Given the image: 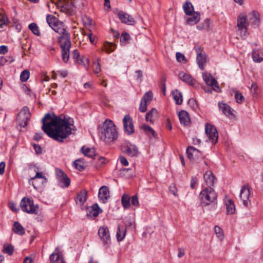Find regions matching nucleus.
<instances>
[{
	"label": "nucleus",
	"instance_id": "obj_35",
	"mask_svg": "<svg viewBox=\"0 0 263 263\" xmlns=\"http://www.w3.org/2000/svg\"><path fill=\"white\" fill-rule=\"evenodd\" d=\"M172 95L176 104L177 105L181 104L182 102V95L181 92L177 89H176L173 91Z\"/></svg>",
	"mask_w": 263,
	"mask_h": 263
},
{
	"label": "nucleus",
	"instance_id": "obj_2",
	"mask_svg": "<svg viewBox=\"0 0 263 263\" xmlns=\"http://www.w3.org/2000/svg\"><path fill=\"white\" fill-rule=\"evenodd\" d=\"M100 139L106 143H110L116 141L118 137L117 127L114 122L106 119L99 130Z\"/></svg>",
	"mask_w": 263,
	"mask_h": 263
},
{
	"label": "nucleus",
	"instance_id": "obj_26",
	"mask_svg": "<svg viewBox=\"0 0 263 263\" xmlns=\"http://www.w3.org/2000/svg\"><path fill=\"white\" fill-rule=\"evenodd\" d=\"M252 57L255 62L260 63L263 61V52L260 49H254Z\"/></svg>",
	"mask_w": 263,
	"mask_h": 263
},
{
	"label": "nucleus",
	"instance_id": "obj_40",
	"mask_svg": "<svg viewBox=\"0 0 263 263\" xmlns=\"http://www.w3.org/2000/svg\"><path fill=\"white\" fill-rule=\"evenodd\" d=\"M130 199L128 195L124 194L121 198V202L123 206L125 209H128L130 207Z\"/></svg>",
	"mask_w": 263,
	"mask_h": 263
},
{
	"label": "nucleus",
	"instance_id": "obj_7",
	"mask_svg": "<svg viewBox=\"0 0 263 263\" xmlns=\"http://www.w3.org/2000/svg\"><path fill=\"white\" fill-rule=\"evenodd\" d=\"M46 182V177L43 175L42 172H36L35 175L28 180L29 184L32 185L35 189L40 188Z\"/></svg>",
	"mask_w": 263,
	"mask_h": 263
},
{
	"label": "nucleus",
	"instance_id": "obj_37",
	"mask_svg": "<svg viewBox=\"0 0 263 263\" xmlns=\"http://www.w3.org/2000/svg\"><path fill=\"white\" fill-rule=\"evenodd\" d=\"M116 45L114 43L106 42L103 45V50L107 53H110L116 49Z\"/></svg>",
	"mask_w": 263,
	"mask_h": 263
},
{
	"label": "nucleus",
	"instance_id": "obj_28",
	"mask_svg": "<svg viewBox=\"0 0 263 263\" xmlns=\"http://www.w3.org/2000/svg\"><path fill=\"white\" fill-rule=\"evenodd\" d=\"M12 230L17 235H24L25 234L24 228L18 221L14 222Z\"/></svg>",
	"mask_w": 263,
	"mask_h": 263
},
{
	"label": "nucleus",
	"instance_id": "obj_13",
	"mask_svg": "<svg viewBox=\"0 0 263 263\" xmlns=\"http://www.w3.org/2000/svg\"><path fill=\"white\" fill-rule=\"evenodd\" d=\"M123 123L124 132L130 135L134 133V126L133 119L129 115H126L123 119Z\"/></svg>",
	"mask_w": 263,
	"mask_h": 263
},
{
	"label": "nucleus",
	"instance_id": "obj_52",
	"mask_svg": "<svg viewBox=\"0 0 263 263\" xmlns=\"http://www.w3.org/2000/svg\"><path fill=\"white\" fill-rule=\"evenodd\" d=\"M130 39V35L126 32H123L120 38L121 42H125Z\"/></svg>",
	"mask_w": 263,
	"mask_h": 263
},
{
	"label": "nucleus",
	"instance_id": "obj_63",
	"mask_svg": "<svg viewBox=\"0 0 263 263\" xmlns=\"http://www.w3.org/2000/svg\"><path fill=\"white\" fill-rule=\"evenodd\" d=\"M9 208L12 211L14 212H17L18 211V209L17 208V205L16 203L13 202H9Z\"/></svg>",
	"mask_w": 263,
	"mask_h": 263
},
{
	"label": "nucleus",
	"instance_id": "obj_19",
	"mask_svg": "<svg viewBox=\"0 0 263 263\" xmlns=\"http://www.w3.org/2000/svg\"><path fill=\"white\" fill-rule=\"evenodd\" d=\"M118 16L122 23L129 25H134L136 23L133 17L123 11H120L118 14Z\"/></svg>",
	"mask_w": 263,
	"mask_h": 263
},
{
	"label": "nucleus",
	"instance_id": "obj_62",
	"mask_svg": "<svg viewBox=\"0 0 263 263\" xmlns=\"http://www.w3.org/2000/svg\"><path fill=\"white\" fill-rule=\"evenodd\" d=\"M210 20L206 18L202 24V28L204 29H209L210 28Z\"/></svg>",
	"mask_w": 263,
	"mask_h": 263
},
{
	"label": "nucleus",
	"instance_id": "obj_24",
	"mask_svg": "<svg viewBox=\"0 0 263 263\" xmlns=\"http://www.w3.org/2000/svg\"><path fill=\"white\" fill-rule=\"evenodd\" d=\"M178 116L181 124L187 125L190 123V119L187 111L181 110L178 114Z\"/></svg>",
	"mask_w": 263,
	"mask_h": 263
},
{
	"label": "nucleus",
	"instance_id": "obj_50",
	"mask_svg": "<svg viewBox=\"0 0 263 263\" xmlns=\"http://www.w3.org/2000/svg\"><path fill=\"white\" fill-rule=\"evenodd\" d=\"M235 98L236 99V101L239 104L242 103L245 99L243 95L238 91H237L236 92L235 95Z\"/></svg>",
	"mask_w": 263,
	"mask_h": 263
},
{
	"label": "nucleus",
	"instance_id": "obj_43",
	"mask_svg": "<svg viewBox=\"0 0 263 263\" xmlns=\"http://www.w3.org/2000/svg\"><path fill=\"white\" fill-rule=\"evenodd\" d=\"M141 128L143 129L145 133L147 135H155V132L150 126L148 125L143 124L141 126Z\"/></svg>",
	"mask_w": 263,
	"mask_h": 263
},
{
	"label": "nucleus",
	"instance_id": "obj_3",
	"mask_svg": "<svg viewBox=\"0 0 263 263\" xmlns=\"http://www.w3.org/2000/svg\"><path fill=\"white\" fill-rule=\"evenodd\" d=\"M199 197L201 203L205 206L214 203L217 199V194L212 187H206L200 193Z\"/></svg>",
	"mask_w": 263,
	"mask_h": 263
},
{
	"label": "nucleus",
	"instance_id": "obj_51",
	"mask_svg": "<svg viewBox=\"0 0 263 263\" xmlns=\"http://www.w3.org/2000/svg\"><path fill=\"white\" fill-rule=\"evenodd\" d=\"M188 104L193 109L196 110L197 108V101L193 98H191L188 101Z\"/></svg>",
	"mask_w": 263,
	"mask_h": 263
},
{
	"label": "nucleus",
	"instance_id": "obj_23",
	"mask_svg": "<svg viewBox=\"0 0 263 263\" xmlns=\"http://www.w3.org/2000/svg\"><path fill=\"white\" fill-rule=\"evenodd\" d=\"M219 109L222 112L223 114L227 116L233 115L231 107L227 104L223 102H219L218 104Z\"/></svg>",
	"mask_w": 263,
	"mask_h": 263
},
{
	"label": "nucleus",
	"instance_id": "obj_56",
	"mask_svg": "<svg viewBox=\"0 0 263 263\" xmlns=\"http://www.w3.org/2000/svg\"><path fill=\"white\" fill-rule=\"evenodd\" d=\"M100 58H98V62L97 63H93V70L96 73H98L101 70L100 65L99 63V61L100 60Z\"/></svg>",
	"mask_w": 263,
	"mask_h": 263
},
{
	"label": "nucleus",
	"instance_id": "obj_9",
	"mask_svg": "<svg viewBox=\"0 0 263 263\" xmlns=\"http://www.w3.org/2000/svg\"><path fill=\"white\" fill-rule=\"evenodd\" d=\"M249 22L246 14H240L237 17V27L241 35L246 36L247 34Z\"/></svg>",
	"mask_w": 263,
	"mask_h": 263
},
{
	"label": "nucleus",
	"instance_id": "obj_41",
	"mask_svg": "<svg viewBox=\"0 0 263 263\" xmlns=\"http://www.w3.org/2000/svg\"><path fill=\"white\" fill-rule=\"evenodd\" d=\"M31 116L29 109L28 107L24 106L18 114V117H23L24 118H30Z\"/></svg>",
	"mask_w": 263,
	"mask_h": 263
},
{
	"label": "nucleus",
	"instance_id": "obj_11",
	"mask_svg": "<svg viewBox=\"0 0 263 263\" xmlns=\"http://www.w3.org/2000/svg\"><path fill=\"white\" fill-rule=\"evenodd\" d=\"M202 77L206 85L210 86L212 90L217 92L221 91V89L219 86L217 81L212 77L211 74L205 72L203 73Z\"/></svg>",
	"mask_w": 263,
	"mask_h": 263
},
{
	"label": "nucleus",
	"instance_id": "obj_18",
	"mask_svg": "<svg viewBox=\"0 0 263 263\" xmlns=\"http://www.w3.org/2000/svg\"><path fill=\"white\" fill-rule=\"evenodd\" d=\"M102 212V210L97 203H94L88 209V212L86 215L87 218L94 219L100 213Z\"/></svg>",
	"mask_w": 263,
	"mask_h": 263
},
{
	"label": "nucleus",
	"instance_id": "obj_33",
	"mask_svg": "<svg viewBox=\"0 0 263 263\" xmlns=\"http://www.w3.org/2000/svg\"><path fill=\"white\" fill-rule=\"evenodd\" d=\"M249 19L253 21L255 24L259 25L260 23V14L257 11L253 10L249 14Z\"/></svg>",
	"mask_w": 263,
	"mask_h": 263
},
{
	"label": "nucleus",
	"instance_id": "obj_5",
	"mask_svg": "<svg viewBox=\"0 0 263 263\" xmlns=\"http://www.w3.org/2000/svg\"><path fill=\"white\" fill-rule=\"evenodd\" d=\"M20 206L24 212L29 214H37L39 205H34L33 200L31 198L24 197L20 202Z\"/></svg>",
	"mask_w": 263,
	"mask_h": 263
},
{
	"label": "nucleus",
	"instance_id": "obj_17",
	"mask_svg": "<svg viewBox=\"0 0 263 263\" xmlns=\"http://www.w3.org/2000/svg\"><path fill=\"white\" fill-rule=\"evenodd\" d=\"M250 191L248 186H242L240 192V198L242 201L243 204L246 206H248L250 204L249 200Z\"/></svg>",
	"mask_w": 263,
	"mask_h": 263
},
{
	"label": "nucleus",
	"instance_id": "obj_36",
	"mask_svg": "<svg viewBox=\"0 0 263 263\" xmlns=\"http://www.w3.org/2000/svg\"><path fill=\"white\" fill-rule=\"evenodd\" d=\"M226 206L228 214H233L235 213V206L232 200L229 199L226 202Z\"/></svg>",
	"mask_w": 263,
	"mask_h": 263
},
{
	"label": "nucleus",
	"instance_id": "obj_20",
	"mask_svg": "<svg viewBox=\"0 0 263 263\" xmlns=\"http://www.w3.org/2000/svg\"><path fill=\"white\" fill-rule=\"evenodd\" d=\"M98 197L103 203L106 202L110 197L109 191L107 186H102L100 188L99 190Z\"/></svg>",
	"mask_w": 263,
	"mask_h": 263
},
{
	"label": "nucleus",
	"instance_id": "obj_61",
	"mask_svg": "<svg viewBox=\"0 0 263 263\" xmlns=\"http://www.w3.org/2000/svg\"><path fill=\"white\" fill-rule=\"evenodd\" d=\"M176 60L177 61L181 62L185 60V57L184 54L180 52H177L176 54Z\"/></svg>",
	"mask_w": 263,
	"mask_h": 263
},
{
	"label": "nucleus",
	"instance_id": "obj_58",
	"mask_svg": "<svg viewBox=\"0 0 263 263\" xmlns=\"http://www.w3.org/2000/svg\"><path fill=\"white\" fill-rule=\"evenodd\" d=\"M8 22V20L7 18L3 17L0 18V29L3 28L4 27L6 26L7 25V23ZM1 30H0V32Z\"/></svg>",
	"mask_w": 263,
	"mask_h": 263
},
{
	"label": "nucleus",
	"instance_id": "obj_59",
	"mask_svg": "<svg viewBox=\"0 0 263 263\" xmlns=\"http://www.w3.org/2000/svg\"><path fill=\"white\" fill-rule=\"evenodd\" d=\"M169 191L171 193L173 194L175 196H177V189L176 186L172 184L170 186Z\"/></svg>",
	"mask_w": 263,
	"mask_h": 263
},
{
	"label": "nucleus",
	"instance_id": "obj_6",
	"mask_svg": "<svg viewBox=\"0 0 263 263\" xmlns=\"http://www.w3.org/2000/svg\"><path fill=\"white\" fill-rule=\"evenodd\" d=\"M188 158L193 162L199 163L203 160L201 152L193 146H190L186 149Z\"/></svg>",
	"mask_w": 263,
	"mask_h": 263
},
{
	"label": "nucleus",
	"instance_id": "obj_60",
	"mask_svg": "<svg viewBox=\"0 0 263 263\" xmlns=\"http://www.w3.org/2000/svg\"><path fill=\"white\" fill-rule=\"evenodd\" d=\"M119 160L120 161V163L124 166H128V162L127 160V159L123 156H120L119 157Z\"/></svg>",
	"mask_w": 263,
	"mask_h": 263
},
{
	"label": "nucleus",
	"instance_id": "obj_1",
	"mask_svg": "<svg viewBox=\"0 0 263 263\" xmlns=\"http://www.w3.org/2000/svg\"><path fill=\"white\" fill-rule=\"evenodd\" d=\"M70 118H66L64 115L56 116L46 114L42 119V129L50 138L59 142H63L72 131L76 130L75 126L71 122Z\"/></svg>",
	"mask_w": 263,
	"mask_h": 263
},
{
	"label": "nucleus",
	"instance_id": "obj_32",
	"mask_svg": "<svg viewBox=\"0 0 263 263\" xmlns=\"http://www.w3.org/2000/svg\"><path fill=\"white\" fill-rule=\"evenodd\" d=\"M87 192L83 190L78 193L77 196V202L79 201L81 204H83L87 200Z\"/></svg>",
	"mask_w": 263,
	"mask_h": 263
},
{
	"label": "nucleus",
	"instance_id": "obj_39",
	"mask_svg": "<svg viewBox=\"0 0 263 263\" xmlns=\"http://www.w3.org/2000/svg\"><path fill=\"white\" fill-rule=\"evenodd\" d=\"M14 251V247L11 244L5 243L3 246V249L2 250L4 253L8 254L9 255H12L13 254Z\"/></svg>",
	"mask_w": 263,
	"mask_h": 263
},
{
	"label": "nucleus",
	"instance_id": "obj_10",
	"mask_svg": "<svg viewBox=\"0 0 263 263\" xmlns=\"http://www.w3.org/2000/svg\"><path fill=\"white\" fill-rule=\"evenodd\" d=\"M205 132L209 140L213 144L217 142L218 134L216 127L212 124L206 123L205 124Z\"/></svg>",
	"mask_w": 263,
	"mask_h": 263
},
{
	"label": "nucleus",
	"instance_id": "obj_57",
	"mask_svg": "<svg viewBox=\"0 0 263 263\" xmlns=\"http://www.w3.org/2000/svg\"><path fill=\"white\" fill-rule=\"evenodd\" d=\"M131 204L135 206H139V203L138 197L136 195L133 196L131 198Z\"/></svg>",
	"mask_w": 263,
	"mask_h": 263
},
{
	"label": "nucleus",
	"instance_id": "obj_14",
	"mask_svg": "<svg viewBox=\"0 0 263 263\" xmlns=\"http://www.w3.org/2000/svg\"><path fill=\"white\" fill-rule=\"evenodd\" d=\"M195 50L197 54V63L199 67L201 70H203L204 69V65L207 62L206 55L204 53L202 52V50L199 47H195Z\"/></svg>",
	"mask_w": 263,
	"mask_h": 263
},
{
	"label": "nucleus",
	"instance_id": "obj_4",
	"mask_svg": "<svg viewBox=\"0 0 263 263\" xmlns=\"http://www.w3.org/2000/svg\"><path fill=\"white\" fill-rule=\"evenodd\" d=\"M46 20L49 26L58 34L65 32V30L68 29L63 22L52 15H47Z\"/></svg>",
	"mask_w": 263,
	"mask_h": 263
},
{
	"label": "nucleus",
	"instance_id": "obj_16",
	"mask_svg": "<svg viewBox=\"0 0 263 263\" xmlns=\"http://www.w3.org/2000/svg\"><path fill=\"white\" fill-rule=\"evenodd\" d=\"M122 151L124 153L132 157L137 156L139 153L137 146L131 143H128L123 146Z\"/></svg>",
	"mask_w": 263,
	"mask_h": 263
},
{
	"label": "nucleus",
	"instance_id": "obj_42",
	"mask_svg": "<svg viewBox=\"0 0 263 263\" xmlns=\"http://www.w3.org/2000/svg\"><path fill=\"white\" fill-rule=\"evenodd\" d=\"M28 28L34 35L37 36L41 35V33L40 32L39 28L35 23H32L30 24H29Z\"/></svg>",
	"mask_w": 263,
	"mask_h": 263
},
{
	"label": "nucleus",
	"instance_id": "obj_47",
	"mask_svg": "<svg viewBox=\"0 0 263 263\" xmlns=\"http://www.w3.org/2000/svg\"><path fill=\"white\" fill-rule=\"evenodd\" d=\"M82 34L84 35L87 36L90 43L92 44H95L96 43V37L95 35H93L92 33H90V32L87 33V32H86L85 31H83V32H82Z\"/></svg>",
	"mask_w": 263,
	"mask_h": 263
},
{
	"label": "nucleus",
	"instance_id": "obj_31",
	"mask_svg": "<svg viewBox=\"0 0 263 263\" xmlns=\"http://www.w3.org/2000/svg\"><path fill=\"white\" fill-rule=\"evenodd\" d=\"M126 234V229H124L120 225L118 226V230L117 232V239L118 241H121L123 240Z\"/></svg>",
	"mask_w": 263,
	"mask_h": 263
},
{
	"label": "nucleus",
	"instance_id": "obj_34",
	"mask_svg": "<svg viewBox=\"0 0 263 263\" xmlns=\"http://www.w3.org/2000/svg\"><path fill=\"white\" fill-rule=\"evenodd\" d=\"M200 15L199 12H194L193 16L189 17L186 20V24L189 25H194L197 24L200 19Z\"/></svg>",
	"mask_w": 263,
	"mask_h": 263
},
{
	"label": "nucleus",
	"instance_id": "obj_64",
	"mask_svg": "<svg viewBox=\"0 0 263 263\" xmlns=\"http://www.w3.org/2000/svg\"><path fill=\"white\" fill-rule=\"evenodd\" d=\"M258 88V85L256 83H252L251 86V90L252 92L254 93H257Z\"/></svg>",
	"mask_w": 263,
	"mask_h": 263
},
{
	"label": "nucleus",
	"instance_id": "obj_38",
	"mask_svg": "<svg viewBox=\"0 0 263 263\" xmlns=\"http://www.w3.org/2000/svg\"><path fill=\"white\" fill-rule=\"evenodd\" d=\"M183 8L186 15H191L194 12L193 6L190 2H186L183 5Z\"/></svg>",
	"mask_w": 263,
	"mask_h": 263
},
{
	"label": "nucleus",
	"instance_id": "obj_48",
	"mask_svg": "<svg viewBox=\"0 0 263 263\" xmlns=\"http://www.w3.org/2000/svg\"><path fill=\"white\" fill-rule=\"evenodd\" d=\"M79 162H83L81 159H77L73 162V164L76 168L80 171H82L84 170V166L83 164H79Z\"/></svg>",
	"mask_w": 263,
	"mask_h": 263
},
{
	"label": "nucleus",
	"instance_id": "obj_53",
	"mask_svg": "<svg viewBox=\"0 0 263 263\" xmlns=\"http://www.w3.org/2000/svg\"><path fill=\"white\" fill-rule=\"evenodd\" d=\"M85 3V0H73V5L77 7H83Z\"/></svg>",
	"mask_w": 263,
	"mask_h": 263
},
{
	"label": "nucleus",
	"instance_id": "obj_25",
	"mask_svg": "<svg viewBox=\"0 0 263 263\" xmlns=\"http://www.w3.org/2000/svg\"><path fill=\"white\" fill-rule=\"evenodd\" d=\"M71 46L62 45L60 46L61 48V53L63 61L66 63L69 58V50Z\"/></svg>",
	"mask_w": 263,
	"mask_h": 263
},
{
	"label": "nucleus",
	"instance_id": "obj_46",
	"mask_svg": "<svg viewBox=\"0 0 263 263\" xmlns=\"http://www.w3.org/2000/svg\"><path fill=\"white\" fill-rule=\"evenodd\" d=\"M215 232L217 236V237L220 240H222L223 239L224 236L223 233V231L221 228L219 227L216 226L214 228Z\"/></svg>",
	"mask_w": 263,
	"mask_h": 263
},
{
	"label": "nucleus",
	"instance_id": "obj_55",
	"mask_svg": "<svg viewBox=\"0 0 263 263\" xmlns=\"http://www.w3.org/2000/svg\"><path fill=\"white\" fill-rule=\"evenodd\" d=\"M147 103L144 102L143 101L141 100L139 105V110L142 112H144L146 111Z\"/></svg>",
	"mask_w": 263,
	"mask_h": 263
},
{
	"label": "nucleus",
	"instance_id": "obj_44",
	"mask_svg": "<svg viewBox=\"0 0 263 263\" xmlns=\"http://www.w3.org/2000/svg\"><path fill=\"white\" fill-rule=\"evenodd\" d=\"M153 97V96L152 92L151 91H149L146 92L144 95L141 100L143 101L144 102L148 104V103H149V102L152 100Z\"/></svg>",
	"mask_w": 263,
	"mask_h": 263
},
{
	"label": "nucleus",
	"instance_id": "obj_29",
	"mask_svg": "<svg viewBox=\"0 0 263 263\" xmlns=\"http://www.w3.org/2000/svg\"><path fill=\"white\" fill-rule=\"evenodd\" d=\"M81 151L85 156L91 158L93 159H97L98 155L96 154V152L94 148H85L84 147H82L81 148Z\"/></svg>",
	"mask_w": 263,
	"mask_h": 263
},
{
	"label": "nucleus",
	"instance_id": "obj_22",
	"mask_svg": "<svg viewBox=\"0 0 263 263\" xmlns=\"http://www.w3.org/2000/svg\"><path fill=\"white\" fill-rule=\"evenodd\" d=\"M204 178L206 184L211 187L214 183L215 176L211 171H206L204 174Z\"/></svg>",
	"mask_w": 263,
	"mask_h": 263
},
{
	"label": "nucleus",
	"instance_id": "obj_27",
	"mask_svg": "<svg viewBox=\"0 0 263 263\" xmlns=\"http://www.w3.org/2000/svg\"><path fill=\"white\" fill-rule=\"evenodd\" d=\"M158 116V111L157 110L153 108L151 110H149L148 112L146 113L145 115V120L146 121H149L151 123H153L154 120V119L157 118Z\"/></svg>",
	"mask_w": 263,
	"mask_h": 263
},
{
	"label": "nucleus",
	"instance_id": "obj_49",
	"mask_svg": "<svg viewBox=\"0 0 263 263\" xmlns=\"http://www.w3.org/2000/svg\"><path fill=\"white\" fill-rule=\"evenodd\" d=\"M18 120H19V125L25 127L28 125V122L30 120V118H24L23 117H18Z\"/></svg>",
	"mask_w": 263,
	"mask_h": 263
},
{
	"label": "nucleus",
	"instance_id": "obj_21",
	"mask_svg": "<svg viewBox=\"0 0 263 263\" xmlns=\"http://www.w3.org/2000/svg\"><path fill=\"white\" fill-rule=\"evenodd\" d=\"M179 78L183 82L191 85H194L196 80L194 79L190 74L183 72H180L178 75Z\"/></svg>",
	"mask_w": 263,
	"mask_h": 263
},
{
	"label": "nucleus",
	"instance_id": "obj_12",
	"mask_svg": "<svg viewBox=\"0 0 263 263\" xmlns=\"http://www.w3.org/2000/svg\"><path fill=\"white\" fill-rule=\"evenodd\" d=\"M98 235L104 245L108 247L110 243V236L108 228L106 226L100 227L98 230Z\"/></svg>",
	"mask_w": 263,
	"mask_h": 263
},
{
	"label": "nucleus",
	"instance_id": "obj_8",
	"mask_svg": "<svg viewBox=\"0 0 263 263\" xmlns=\"http://www.w3.org/2000/svg\"><path fill=\"white\" fill-rule=\"evenodd\" d=\"M55 174L59 185L62 188H67L70 184V179L61 169H55Z\"/></svg>",
	"mask_w": 263,
	"mask_h": 263
},
{
	"label": "nucleus",
	"instance_id": "obj_15",
	"mask_svg": "<svg viewBox=\"0 0 263 263\" xmlns=\"http://www.w3.org/2000/svg\"><path fill=\"white\" fill-rule=\"evenodd\" d=\"M58 36V42L60 46L68 45L71 46L70 34L69 32V29L65 30V32H62L59 34Z\"/></svg>",
	"mask_w": 263,
	"mask_h": 263
},
{
	"label": "nucleus",
	"instance_id": "obj_30",
	"mask_svg": "<svg viewBox=\"0 0 263 263\" xmlns=\"http://www.w3.org/2000/svg\"><path fill=\"white\" fill-rule=\"evenodd\" d=\"M50 260L52 263H65L62 256L58 253H53L50 256Z\"/></svg>",
	"mask_w": 263,
	"mask_h": 263
},
{
	"label": "nucleus",
	"instance_id": "obj_45",
	"mask_svg": "<svg viewBox=\"0 0 263 263\" xmlns=\"http://www.w3.org/2000/svg\"><path fill=\"white\" fill-rule=\"evenodd\" d=\"M30 76V72L28 70H23L20 75V80L22 82H26Z\"/></svg>",
	"mask_w": 263,
	"mask_h": 263
},
{
	"label": "nucleus",
	"instance_id": "obj_54",
	"mask_svg": "<svg viewBox=\"0 0 263 263\" xmlns=\"http://www.w3.org/2000/svg\"><path fill=\"white\" fill-rule=\"evenodd\" d=\"M166 81V77H163L161 79V82H160V87L162 89V91L164 94V95H165V91H166V86H165V82Z\"/></svg>",
	"mask_w": 263,
	"mask_h": 263
}]
</instances>
